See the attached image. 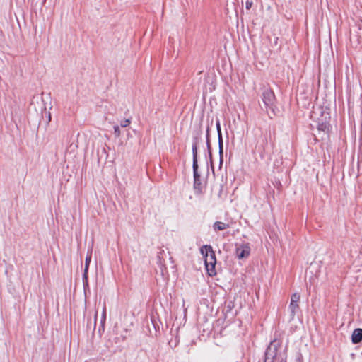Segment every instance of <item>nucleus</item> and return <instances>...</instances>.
I'll list each match as a JSON object with an SVG mask.
<instances>
[{"label":"nucleus","mask_w":362,"mask_h":362,"mask_svg":"<svg viewBox=\"0 0 362 362\" xmlns=\"http://www.w3.org/2000/svg\"><path fill=\"white\" fill-rule=\"evenodd\" d=\"M105 315H106V309H105V306H104L103 310V315H102V322H105Z\"/></svg>","instance_id":"nucleus-16"},{"label":"nucleus","mask_w":362,"mask_h":362,"mask_svg":"<svg viewBox=\"0 0 362 362\" xmlns=\"http://www.w3.org/2000/svg\"><path fill=\"white\" fill-rule=\"evenodd\" d=\"M114 134L116 137H119L121 134L120 129L118 125L114 126Z\"/></svg>","instance_id":"nucleus-12"},{"label":"nucleus","mask_w":362,"mask_h":362,"mask_svg":"<svg viewBox=\"0 0 362 362\" xmlns=\"http://www.w3.org/2000/svg\"><path fill=\"white\" fill-rule=\"evenodd\" d=\"M201 253L204 256V264L207 270L208 274L211 276H215L216 264V259L215 252L210 245H204L201 248Z\"/></svg>","instance_id":"nucleus-1"},{"label":"nucleus","mask_w":362,"mask_h":362,"mask_svg":"<svg viewBox=\"0 0 362 362\" xmlns=\"http://www.w3.org/2000/svg\"><path fill=\"white\" fill-rule=\"evenodd\" d=\"M268 354H269V351L267 350V352H266V356L267 358H268Z\"/></svg>","instance_id":"nucleus-18"},{"label":"nucleus","mask_w":362,"mask_h":362,"mask_svg":"<svg viewBox=\"0 0 362 362\" xmlns=\"http://www.w3.org/2000/svg\"><path fill=\"white\" fill-rule=\"evenodd\" d=\"M252 6V1L251 0H247L245 3V8L247 10H250Z\"/></svg>","instance_id":"nucleus-15"},{"label":"nucleus","mask_w":362,"mask_h":362,"mask_svg":"<svg viewBox=\"0 0 362 362\" xmlns=\"http://www.w3.org/2000/svg\"><path fill=\"white\" fill-rule=\"evenodd\" d=\"M300 294L295 293L291 297V303H298L300 300Z\"/></svg>","instance_id":"nucleus-11"},{"label":"nucleus","mask_w":362,"mask_h":362,"mask_svg":"<svg viewBox=\"0 0 362 362\" xmlns=\"http://www.w3.org/2000/svg\"><path fill=\"white\" fill-rule=\"evenodd\" d=\"M194 189L196 190L201 191V189H202V182H201L200 177L194 179Z\"/></svg>","instance_id":"nucleus-10"},{"label":"nucleus","mask_w":362,"mask_h":362,"mask_svg":"<svg viewBox=\"0 0 362 362\" xmlns=\"http://www.w3.org/2000/svg\"><path fill=\"white\" fill-rule=\"evenodd\" d=\"M193 152V171H194V179L199 178L200 175L198 173V164H197V151L196 144H193L192 146Z\"/></svg>","instance_id":"nucleus-4"},{"label":"nucleus","mask_w":362,"mask_h":362,"mask_svg":"<svg viewBox=\"0 0 362 362\" xmlns=\"http://www.w3.org/2000/svg\"><path fill=\"white\" fill-rule=\"evenodd\" d=\"M362 340V329L357 328L354 330L351 335V341L354 344H358Z\"/></svg>","instance_id":"nucleus-5"},{"label":"nucleus","mask_w":362,"mask_h":362,"mask_svg":"<svg viewBox=\"0 0 362 362\" xmlns=\"http://www.w3.org/2000/svg\"><path fill=\"white\" fill-rule=\"evenodd\" d=\"M129 124H130V120H129V119H126L122 120V121L121 122V124H121V126H122V127H126L129 126Z\"/></svg>","instance_id":"nucleus-14"},{"label":"nucleus","mask_w":362,"mask_h":362,"mask_svg":"<svg viewBox=\"0 0 362 362\" xmlns=\"http://www.w3.org/2000/svg\"><path fill=\"white\" fill-rule=\"evenodd\" d=\"M216 126L218 132V144H219V151L221 154L223 153V140H222V134L221 130V124L219 120H216Z\"/></svg>","instance_id":"nucleus-7"},{"label":"nucleus","mask_w":362,"mask_h":362,"mask_svg":"<svg viewBox=\"0 0 362 362\" xmlns=\"http://www.w3.org/2000/svg\"><path fill=\"white\" fill-rule=\"evenodd\" d=\"M235 253L239 259L247 257L250 253V247L248 244H242L236 247Z\"/></svg>","instance_id":"nucleus-3"},{"label":"nucleus","mask_w":362,"mask_h":362,"mask_svg":"<svg viewBox=\"0 0 362 362\" xmlns=\"http://www.w3.org/2000/svg\"><path fill=\"white\" fill-rule=\"evenodd\" d=\"M86 362H87V361H86Z\"/></svg>","instance_id":"nucleus-19"},{"label":"nucleus","mask_w":362,"mask_h":362,"mask_svg":"<svg viewBox=\"0 0 362 362\" xmlns=\"http://www.w3.org/2000/svg\"><path fill=\"white\" fill-rule=\"evenodd\" d=\"M262 101L266 108H270L273 110L275 101V95L273 91L270 89H266L262 93Z\"/></svg>","instance_id":"nucleus-2"},{"label":"nucleus","mask_w":362,"mask_h":362,"mask_svg":"<svg viewBox=\"0 0 362 362\" xmlns=\"http://www.w3.org/2000/svg\"><path fill=\"white\" fill-rule=\"evenodd\" d=\"M91 256H92V251H88L85 261V268H84V272H83V281L87 282L88 279V270L89 267V264L91 260Z\"/></svg>","instance_id":"nucleus-6"},{"label":"nucleus","mask_w":362,"mask_h":362,"mask_svg":"<svg viewBox=\"0 0 362 362\" xmlns=\"http://www.w3.org/2000/svg\"><path fill=\"white\" fill-rule=\"evenodd\" d=\"M229 227L228 224H226L223 222H221V221H216L214 223V229L215 230H225L226 228H228Z\"/></svg>","instance_id":"nucleus-8"},{"label":"nucleus","mask_w":362,"mask_h":362,"mask_svg":"<svg viewBox=\"0 0 362 362\" xmlns=\"http://www.w3.org/2000/svg\"><path fill=\"white\" fill-rule=\"evenodd\" d=\"M318 129H319L320 130L327 131V130H328V126H327V124H325V123H322V124H320L318 125Z\"/></svg>","instance_id":"nucleus-13"},{"label":"nucleus","mask_w":362,"mask_h":362,"mask_svg":"<svg viewBox=\"0 0 362 362\" xmlns=\"http://www.w3.org/2000/svg\"><path fill=\"white\" fill-rule=\"evenodd\" d=\"M48 121L50 122L51 121V114L49 113V115H48Z\"/></svg>","instance_id":"nucleus-17"},{"label":"nucleus","mask_w":362,"mask_h":362,"mask_svg":"<svg viewBox=\"0 0 362 362\" xmlns=\"http://www.w3.org/2000/svg\"><path fill=\"white\" fill-rule=\"evenodd\" d=\"M288 308H289V310L291 312V316L292 318H293L296 312L299 309L298 303H290Z\"/></svg>","instance_id":"nucleus-9"}]
</instances>
